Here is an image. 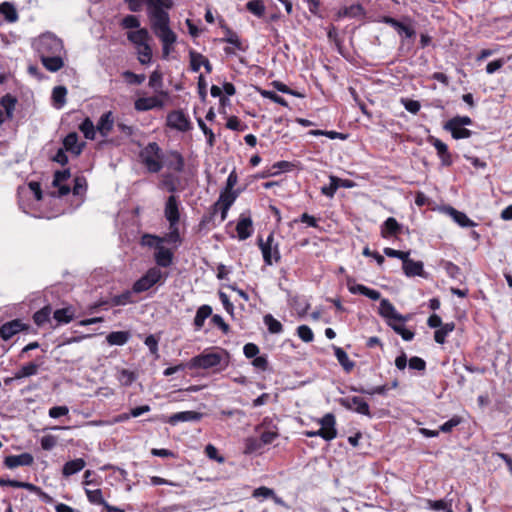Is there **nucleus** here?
I'll return each instance as SVG.
<instances>
[{"mask_svg": "<svg viewBox=\"0 0 512 512\" xmlns=\"http://www.w3.org/2000/svg\"><path fill=\"white\" fill-rule=\"evenodd\" d=\"M190 68L193 72H198L202 66V54L194 50L189 51Z\"/></svg>", "mask_w": 512, "mask_h": 512, "instance_id": "57", "label": "nucleus"}, {"mask_svg": "<svg viewBox=\"0 0 512 512\" xmlns=\"http://www.w3.org/2000/svg\"><path fill=\"white\" fill-rule=\"evenodd\" d=\"M75 316L74 309L72 307H65L57 309L53 313V318L58 325L67 324L73 320Z\"/></svg>", "mask_w": 512, "mask_h": 512, "instance_id": "33", "label": "nucleus"}, {"mask_svg": "<svg viewBox=\"0 0 512 512\" xmlns=\"http://www.w3.org/2000/svg\"><path fill=\"white\" fill-rule=\"evenodd\" d=\"M321 425L322 439L325 441H332L337 437L336 418L334 414L327 413L318 420Z\"/></svg>", "mask_w": 512, "mask_h": 512, "instance_id": "11", "label": "nucleus"}, {"mask_svg": "<svg viewBox=\"0 0 512 512\" xmlns=\"http://www.w3.org/2000/svg\"><path fill=\"white\" fill-rule=\"evenodd\" d=\"M166 277L167 275L164 274L160 268L152 267L148 269L147 272L134 283L133 291L135 293L147 291L155 284L163 282Z\"/></svg>", "mask_w": 512, "mask_h": 512, "instance_id": "6", "label": "nucleus"}, {"mask_svg": "<svg viewBox=\"0 0 512 512\" xmlns=\"http://www.w3.org/2000/svg\"><path fill=\"white\" fill-rule=\"evenodd\" d=\"M33 47L42 65L50 72H57L64 67L66 51L60 38L50 32L43 33L33 41Z\"/></svg>", "mask_w": 512, "mask_h": 512, "instance_id": "1", "label": "nucleus"}, {"mask_svg": "<svg viewBox=\"0 0 512 512\" xmlns=\"http://www.w3.org/2000/svg\"><path fill=\"white\" fill-rule=\"evenodd\" d=\"M461 422L462 418L460 416L454 415L451 419H449L439 427V431L443 433H449L453 430V428L461 424Z\"/></svg>", "mask_w": 512, "mask_h": 512, "instance_id": "56", "label": "nucleus"}, {"mask_svg": "<svg viewBox=\"0 0 512 512\" xmlns=\"http://www.w3.org/2000/svg\"><path fill=\"white\" fill-rule=\"evenodd\" d=\"M165 217L169 222V226L178 225L179 222V209H178V201L174 195L168 197L165 204Z\"/></svg>", "mask_w": 512, "mask_h": 512, "instance_id": "15", "label": "nucleus"}, {"mask_svg": "<svg viewBox=\"0 0 512 512\" xmlns=\"http://www.w3.org/2000/svg\"><path fill=\"white\" fill-rule=\"evenodd\" d=\"M147 4V15L151 29L154 32L170 28V17L168 11L173 7L172 0H145Z\"/></svg>", "mask_w": 512, "mask_h": 512, "instance_id": "2", "label": "nucleus"}, {"mask_svg": "<svg viewBox=\"0 0 512 512\" xmlns=\"http://www.w3.org/2000/svg\"><path fill=\"white\" fill-rule=\"evenodd\" d=\"M138 60L141 64L146 65L151 62L152 49L148 44L137 47Z\"/></svg>", "mask_w": 512, "mask_h": 512, "instance_id": "49", "label": "nucleus"}, {"mask_svg": "<svg viewBox=\"0 0 512 512\" xmlns=\"http://www.w3.org/2000/svg\"><path fill=\"white\" fill-rule=\"evenodd\" d=\"M348 290L352 294H361V295H364L374 301L379 300L381 297V294L379 291L371 289L362 284H353V285L348 284Z\"/></svg>", "mask_w": 512, "mask_h": 512, "instance_id": "30", "label": "nucleus"}, {"mask_svg": "<svg viewBox=\"0 0 512 512\" xmlns=\"http://www.w3.org/2000/svg\"><path fill=\"white\" fill-rule=\"evenodd\" d=\"M123 76L129 84L139 85L145 80V76L143 74H135L131 71H125Z\"/></svg>", "mask_w": 512, "mask_h": 512, "instance_id": "64", "label": "nucleus"}, {"mask_svg": "<svg viewBox=\"0 0 512 512\" xmlns=\"http://www.w3.org/2000/svg\"><path fill=\"white\" fill-rule=\"evenodd\" d=\"M85 494L87 496L88 501L93 505H106V500L103 498L101 489H85Z\"/></svg>", "mask_w": 512, "mask_h": 512, "instance_id": "46", "label": "nucleus"}, {"mask_svg": "<svg viewBox=\"0 0 512 512\" xmlns=\"http://www.w3.org/2000/svg\"><path fill=\"white\" fill-rule=\"evenodd\" d=\"M203 414L196 411H182L174 413L169 416L167 422L171 425H176L179 422H197L200 421Z\"/></svg>", "mask_w": 512, "mask_h": 512, "instance_id": "18", "label": "nucleus"}, {"mask_svg": "<svg viewBox=\"0 0 512 512\" xmlns=\"http://www.w3.org/2000/svg\"><path fill=\"white\" fill-rule=\"evenodd\" d=\"M446 213L460 226L463 228L475 227L477 224L471 220L464 212L458 211L457 209L449 206L446 209Z\"/></svg>", "mask_w": 512, "mask_h": 512, "instance_id": "22", "label": "nucleus"}, {"mask_svg": "<svg viewBox=\"0 0 512 512\" xmlns=\"http://www.w3.org/2000/svg\"><path fill=\"white\" fill-rule=\"evenodd\" d=\"M423 267H424L423 262L414 261V260L410 259L409 257L407 258V260L404 261V264L402 265L404 273L408 277H414V276L425 277Z\"/></svg>", "mask_w": 512, "mask_h": 512, "instance_id": "26", "label": "nucleus"}, {"mask_svg": "<svg viewBox=\"0 0 512 512\" xmlns=\"http://www.w3.org/2000/svg\"><path fill=\"white\" fill-rule=\"evenodd\" d=\"M279 436L277 427H273V429H268L264 431H260V440L264 445L271 444L277 437Z\"/></svg>", "mask_w": 512, "mask_h": 512, "instance_id": "53", "label": "nucleus"}, {"mask_svg": "<svg viewBox=\"0 0 512 512\" xmlns=\"http://www.w3.org/2000/svg\"><path fill=\"white\" fill-rule=\"evenodd\" d=\"M400 102L412 114H417L421 108L420 102L417 100L401 98Z\"/></svg>", "mask_w": 512, "mask_h": 512, "instance_id": "61", "label": "nucleus"}, {"mask_svg": "<svg viewBox=\"0 0 512 512\" xmlns=\"http://www.w3.org/2000/svg\"><path fill=\"white\" fill-rule=\"evenodd\" d=\"M154 34L162 44V58L168 59L171 53L174 52V45L177 42L176 33L169 28L162 31H156Z\"/></svg>", "mask_w": 512, "mask_h": 512, "instance_id": "8", "label": "nucleus"}, {"mask_svg": "<svg viewBox=\"0 0 512 512\" xmlns=\"http://www.w3.org/2000/svg\"><path fill=\"white\" fill-rule=\"evenodd\" d=\"M260 94L264 98L270 99V100H272L275 103H278V104H280L282 106H285V107L288 106L287 101L283 97H281L277 93H275L274 91L262 90L260 92Z\"/></svg>", "mask_w": 512, "mask_h": 512, "instance_id": "63", "label": "nucleus"}, {"mask_svg": "<svg viewBox=\"0 0 512 512\" xmlns=\"http://www.w3.org/2000/svg\"><path fill=\"white\" fill-rule=\"evenodd\" d=\"M164 243V239L158 236L145 234L142 237V245L148 246V247H154L155 250L158 249L159 245H162Z\"/></svg>", "mask_w": 512, "mask_h": 512, "instance_id": "54", "label": "nucleus"}, {"mask_svg": "<svg viewBox=\"0 0 512 512\" xmlns=\"http://www.w3.org/2000/svg\"><path fill=\"white\" fill-rule=\"evenodd\" d=\"M163 105L162 101L155 96L152 97H141L138 98L135 103L134 107L137 111H148L152 110L154 108H161Z\"/></svg>", "mask_w": 512, "mask_h": 512, "instance_id": "25", "label": "nucleus"}, {"mask_svg": "<svg viewBox=\"0 0 512 512\" xmlns=\"http://www.w3.org/2000/svg\"><path fill=\"white\" fill-rule=\"evenodd\" d=\"M79 130L88 140H94L96 138V125H94L93 121L89 117L82 121V123L79 125Z\"/></svg>", "mask_w": 512, "mask_h": 512, "instance_id": "40", "label": "nucleus"}, {"mask_svg": "<svg viewBox=\"0 0 512 512\" xmlns=\"http://www.w3.org/2000/svg\"><path fill=\"white\" fill-rule=\"evenodd\" d=\"M23 328L22 323L19 320H13L3 324L0 328V336L4 340H9L16 333L20 332Z\"/></svg>", "mask_w": 512, "mask_h": 512, "instance_id": "31", "label": "nucleus"}, {"mask_svg": "<svg viewBox=\"0 0 512 512\" xmlns=\"http://www.w3.org/2000/svg\"><path fill=\"white\" fill-rule=\"evenodd\" d=\"M167 125L180 132H187L191 129L188 116L181 110L172 111L167 115Z\"/></svg>", "mask_w": 512, "mask_h": 512, "instance_id": "10", "label": "nucleus"}, {"mask_svg": "<svg viewBox=\"0 0 512 512\" xmlns=\"http://www.w3.org/2000/svg\"><path fill=\"white\" fill-rule=\"evenodd\" d=\"M163 166L180 173L184 170L185 160L178 151L171 150L164 155Z\"/></svg>", "mask_w": 512, "mask_h": 512, "instance_id": "14", "label": "nucleus"}, {"mask_svg": "<svg viewBox=\"0 0 512 512\" xmlns=\"http://www.w3.org/2000/svg\"><path fill=\"white\" fill-rule=\"evenodd\" d=\"M382 22L394 28L400 36H403L408 39L413 38L415 36V30L411 26L406 25L396 20L395 18H392L390 16H384L382 18Z\"/></svg>", "mask_w": 512, "mask_h": 512, "instance_id": "16", "label": "nucleus"}, {"mask_svg": "<svg viewBox=\"0 0 512 512\" xmlns=\"http://www.w3.org/2000/svg\"><path fill=\"white\" fill-rule=\"evenodd\" d=\"M34 461V458L29 453H22L20 455H10L5 458V466L9 469H13L19 466H30Z\"/></svg>", "mask_w": 512, "mask_h": 512, "instance_id": "20", "label": "nucleus"}, {"mask_svg": "<svg viewBox=\"0 0 512 512\" xmlns=\"http://www.w3.org/2000/svg\"><path fill=\"white\" fill-rule=\"evenodd\" d=\"M86 466V461L83 458H76L70 461H67L62 468V475L64 477H70L81 470H83Z\"/></svg>", "mask_w": 512, "mask_h": 512, "instance_id": "27", "label": "nucleus"}, {"mask_svg": "<svg viewBox=\"0 0 512 512\" xmlns=\"http://www.w3.org/2000/svg\"><path fill=\"white\" fill-rule=\"evenodd\" d=\"M237 236L239 240H246L254 231L252 219L249 216L241 214L236 225Z\"/></svg>", "mask_w": 512, "mask_h": 512, "instance_id": "17", "label": "nucleus"}, {"mask_svg": "<svg viewBox=\"0 0 512 512\" xmlns=\"http://www.w3.org/2000/svg\"><path fill=\"white\" fill-rule=\"evenodd\" d=\"M41 447L43 450L50 451L58 443V437L55 435H45L40 440Z\"/></svg>", "mask_w": 512, "mask_h": 512, "instance_id": "60", "label": "nucleus"}, {"mask_svg": "<svg viewBox=\"0 0 512 512\" xmlns=\"http://www.w3.org/2000/svg\"><path fill=\"white\" fill-rule=\"evenodd\" d=\"M363 14H364L363 7L360 4H353L351 6L343 7L342 9H340L337 13V17L338 18H344V17L356 18V17L362 16Z\"/></svg>", "mask_w": 512, "mask_h": 512, "instance_id": "38", "label": "nucleus"}, {"mask_svg": "<svg viewBox=\"0 0 512 512\" xmlns=\"http://www.w3.org/2000/svg\"><path fill=\"white\" fill-rule=\"evenodd\" d=\"M387 390H388V388L386 385L376 386V387H372L369 389H365L363 387L353 388V391H356V392H359L362 394H368V395H374V394L384 395V394H386Z\"/></svg>", "mask_w": 512, "mask_h": 512, "instance_id": "59", "label": "nucleus"}, {"mask_svg": "<svg viewBox=\"0 0 512 512\" xmlns=\"http://www.w3.org/2000/svg\"><path fill=\"white\" fill-rule=\"evenodd\" d=\"M136 378V374L128 369H121L117 376L118 381L123 386H130L136 380Z\"/></svg>", "mask_w": 512, "mask_h": 512, "instance_id": "50", "label": "nucleus"}, {"mask_svg": "<svg viewBox=\"0 0 512 512\" xmlns=\"http://www.w3.org/2000/svg\"><path fill=\"white\" fill-rule=\"evenodd\" d=\"M164 154L156 142L148 143L139 153L141 163L150 173H158L163 168Z\"/></svg>", "mask_w": 512, "mask_h": 512, "instance_id": "4", "label": "nucleus"}, {"mask_svg": "<svg viewBox=\"0 0 512 512\" xmlns=\"http://www.w3.org/2000/svg\"><path fill=\"white\" fill-rule=\"evenodd\" d=\"M379 314L387 320V324L400 320H406V318L397 312L395 307L388 299H382L379 305Z\"/></svg>", "mask_w": 512, "mask_h": 512, "instance_id": "12", "label": "nucleus"}, {"mask_svg": "<svg viewBox=\"0 0 512 512\" xmlns=\"http://www.w3.org/2000/svg\"><path fill=\"white\" fill-rule=\"evenodd\" d=\"M244 445H245V448H244L245 454L255 453L263 447L261 440L256 437L246 438L244 441Z\"/></svg>", "mask_w": 512, "mask_h": 512, "instance_id": "48", "label": "nucleus"}, {"mask_svg": "<svg viewBox=\"0 0 512 512\" xmlns=\"http://www.w3.org/2000/svg\"><path fill=\"white\" fill-rule=\"evenodd\" d=\"M114 126V117L112 111H107L101 115L97 124L96 130L103 138L109 136Z\"/></svg>", "mask_w": 512, "mask_h": 512, "instance_id": "19", "label": "nucleus"}, {"mask_svg": "<svg viewBox=\"0 0 512 512\" xmlns=\"http://www.w3.org/2000/svg\"><path fill=\"white\" fill-rule=\"evenodd\" d=\"M38 369H39V365L38 364H36L34 362H30L28 364L23 365L15 373L14 378L21 379V378H26V377H30V376L36 375L38 373Z\"/></svg>", "mask_w": 512, "mask_h": 512, "instance_id": "42", "label": "nucleus"}, {"mask_svg": "<svg viewBox=\"0 0 512 512\" xmlns=\"http://www.w3.org/2000/svg\"><path fill=\"white\" fill-rule=\"evenodd\" d=\"M384 254L391 258L401 259L402 264H404V261L407 260V258L410 255V252L409 251H407V252L399 251V250H395V249L386 247V248H384Z\"/></svg>", "mask_w": 512, "mask_h": 512, "instance_id": "62", "label": "nucleus"}, {"mask_svg": "<svg viewBox=\"0 0 512 512\" xmlns=\"http://www.w3.org/2000/svg\"><path fill=\"white\" fill-rule=\"evenodd\" d=\"M455 329V324L453 322L442 324L440 328H438L434 333V340L443 344L446 341V337Z\"/></svg>", "mask_w": 512, "mask_h": 512, "instance_id": "41", "label": "nucleus"}, {"mask_svg": "<svg viewBox=\"0 0 512 512\" xmlns=\"http://www.w3.org/2000/svg\"><path fill=\"white\" fill-rule=\"evenodd\" d=\"M402 226L394 217L387 218L381 226V236L383 238H390L391 236L400 233Z\"/></svg>", "mask_w": 512, "mask_h": 512, "instance_id": "28", "label": "nucleus"}, {"mask_svg": "<svg viewBox=\"0 0 512 512\" xmlns=\"http://www.w3.org/2000/svg\"><path fill=\"white\" fill-rule=\"evenodd\" d=\"M429 142L434 146L438 156L444 166H449L452 163L451 154L448 151V146L440 139L431 137Z\"/></svg>", "mask_w": 512, "mask_h": 512, "instance_id": "24", "label": "nucleus"}, {"mask_svg": "<svg viewBox=\"0 0 512 512\" xmlns=\"http://www.w3.org/2000/svg\"><path fill=\"white\" fill-rule=\"evenodd\" d=\"M406 320H400V321H396V322H391L390 323V327L397 333L399 334L403 340L405 341H411L413 338H414V332L407 329L405 326H404V322Z\"/></svg>", "mask_w": 512, "mask_h": 512, "instance_id": "39", "label": "nucleus"}, {"mask_svg": "<svg viewBox=\"0 0 512 512\" xmlns=\"http://www.w3.org/2000/svg\"><path fill=\"white\" fill-rule=\"evenodd\" d=\"M339 403L341 406L348 410L354 411L361 415L371 416L368 403L361 397L348 396L341 398Z\"/></svg>", "mask_w": 512, "mask_h": 512, "instance_id": "9", "label": "nucleus"}, {"mask_svg": "<svg viewBox=\"0 0 512 512\" xmlns=\"http://www.w3.org/2000/svg\"><path fill=\"white\" fill-rule=\"evenodd\" d=\"M237 197V191L223 190L218 200L213 205L211 213L203 217L201 225L212 224V226L215 227L225 221L228 211Z\"/></svg>", "mask_w": 512, "mask_h": 512, "instance_id": "3", "label": "nucleus"}, {"mask_svg": "<svg viewBox=\"0 0 512 512\" xmlns=\"http://www.w3.org/2000/svg\"><path fill=\"white\" fill-rule=\"evenodd\" d=\"M329 179V185L322 187L321 192L325 196L332 198L335 195L337 189L340 187V179L336 176H330Z\"/></svg>", "mask_w": 512, "mask_h": 512, "instance_id": "51", "label": "nucleus"}, {"mask_svg": "<svg viewBox=\"0 0 512 512\" xmlns=\"http://www.w3.org/2000/svg\"><path fill=\"white\" fill-rule=\"evenodd\" d=\"M258 245L266 265L270 266L273 262H278L280 260L278 243L275 242L273 233H270L265 241L259 237Z\"/></svg>", "mask_w": 512, "mask_h": 512, "instance_id": "7", "label": "nucleus"}, {"mask_svg": "<svg viewBox=\"0 0 512 512\" xmlns=\"http://www.w3.org/2000/svg\"><path fill=\"white\" fill-rule=\"evenodd\" d=\"M70 178L69 170L56 171L53 179V186L57 188V192H52L53 196H64L70 192L69 185L65 184L66 181Z\"/></svg>", "mask_w": 512, "mask_h": 512, "instance_id": "13", "label": "nucleus"}, {"mask_svg": "<svg viewBox=\"0 0 512 512\" xmlns=\"http://www.w3.org/2000/svg\"><path fill=\"white\" fill-rule=\"evenodd\" d=\"M442 265L448 276H450L453 279H459L461 275V270L456 264H454L451 261H443Z\"/></svg>", "mask_w": 512, "mask_h": 512, "instance_id": "58", "label": "nucleus"}, {"mask_svg": "<svg viewBox=\"0 0 512 512\" xmlns=\"http://www.w3.org/2000/svg\"><path fill=\"white\" fill-rule=\"evenodd\" d=\"M264 324L272 334H279L283 331L282 324L275 319L271 314H267L263 318Z\"/></svg>", "mask_w": 512, "mask_h": 512, "instance_id": "47", "label": "nucleus"}, {"mask_svg": "<svg viewBox=\"0 0 512 512\" xmlns=\"http://www.w3.org/2000/svg\"><path fill=\"white\" fill-rule=\"evenodd\" d=\"M130 338L128 331H114L107 335L106 340L109 345L123 346Z\"/></svg>", "mask_w": 512, "mask_h": 512, "instance_id": "36", "label": "nucleus"}, {"mask_svg": "<svg viewBox=\"0 0 512 512\" xmlns=\"http://www.w3.org/2000/svg\"><path fill=\"white\" fill-rule=\"evenodd\" d=\"M246 9L257 17H262L265 13L263 0H250L246 3Z\"/></svg>", "mask_w": 512, "mask_h": 512, "instance_id": "45", "label": "nucleus"}, {"mask_svg": "<svg viewBox=\"0 0 512 512\" xmlns=\"http://www.w3.org/2000/svg\"><path fill=\"white\" fill-rule=\"evenodd\" d=\"M212 315V308L209 305H202L197 309L194 326L195 330H200L205 323V320Z\"/></svg>", "mask_w": 512, "mask_h": 512, "instance_id": "34", "label": "nucleus"}, {"mask_svg": "<svg viewBox=\"0 0 512 512\" xmlns=\"http://www.w3.org/2000/svg\"><path fill=\"white\" fill-rule=\"evenodd\" d=\"M64 150L78 156L84 147V143H79V138L76 132L69 133L63 140Z\"/></svg>", "mask_w": 512, "mask_h": 512, "instance_id": "23", "label": "nucleus"}, {"mask_svg": "<svg viewBox=\"0 0 512 512\" xmlns=\"http://www.w3.org/2000/svg\"><path fill=\"white\" fill-rule=\"evenodd\" d=\"M52 309L50 306H45L39 311H37L34 316L33 320L37 326H43L47 322L50 321Z\"/></svg>", "mask_w": 512, "mask_h": 512, "instance_id": "44", "label": "nucleus"}, {"mask_svg": "<svg viewBox=\"0 0 512 512\" xmlns=\"http://www.w3.org/2000/svg\"><path fill=\"white\" fill-rule=\"evenodd\" d=\"M173 252L163 244L154 253V259L159 267L167 268L173 263Z\"/></svg>", "mask_w": 512, "mask_h": 512, "instance_id": "21", "label": "nucleus"}, {"mask_svg": "<svg viewBox=\"0 0 512 512\" xmlns=\"http://www.w3.org/2000/svg\"><path fill=\"white\" fill-rule=\"evenodd\" d=\"M334 355L346 372L353 370L355 363L342 348L334 346Z\"/></svg>", "mask_w": 512, "mask_h": 512, "instance_id": "35", "label": "nucleus"}, {"mask_svg": "<svg viewBox=\"0 0 512 512\" xmlns=\"http://www.w3.org/2000/svg\"><path fill=\"white\" fill-rule=\"evenodd\" d=\"M224 358L223 353L205 350L194 356L187 366L191 369H209L219 366Z\"/></svg>", "mask_w": 512, "mask_h": 512, "instance_id": "5", "label": "nucleus"}, {"mask_svg": "<svg viewBox=\"0 0 512 512\" xmlns=\"http://www.w3.org/2000/svg\"><path fill=\"white\" fill-rule=\"evenodd\" d=\"M127 38L131 41L136 48L145 44H148V40L150 38L147 29L141 28L136 31L128 32Z\"/></svg>", "mask_w": 512, "mask_h": 512, "instance_id": "32", "label": "nucleus"}, {"mask_svg": "<svg viewBox=\"0 0 512 512\" xmlns=\"http://www.w3.org/2000/svg\"><path fill=\"white\" fill-rule=\"evenodd\" d=\"M444 128L451 132L454 139H466L472 135V131L469 129L455 124L451 125L449 121L446 122Z\"/></svg>", "mask_w": 512, "mask_h": 512, "instance_id": "37", "label": "nucleus"}, {"mask_svg": "<svg viewBox=\"0 0 512 512\" xmlns=\"http://www.w3.org/2000/svg\"><path fill=\"white\" fill-rule=\"evenodd\" d=\"M67 89L64 86H56L52 91V99L56 108L60 109L66 102Z\"/></svg>", "mask_w": 512, "mask_h": 512, "instance_id": "43", "label": "nucleus"}, {"mask_svg": "<svg viewBox=\"0 0 512 512\" xmlns=\"http://www.w3.org/2000/svg\"><path fill=\"white\" fill-rule=\"evenodd\" d=\"M297 335L302 341L306 343L312 342L314 339L313 331L307 325H300L297 328Z\"/></svg>", "mask_w": 512, "mask_h": 512, "instance_id": "55", "label": "nucleus"}, {"mask_svg": "<svg viewBox=\"0 0 512 512\" xmlns=\"http://www.w3.org/2000/svg\"><path fill=\"white\" fill-rule=\"evenodd\" d=\"M348 290L352 294H361V295H364L374 301L379 300L381 297V294L379 291L371 289L362 284H353V285L348 284Z\"/></svg>", "mask_w": 512, "mask_h": 512, "instance_id": "29", "label": "nucleus"}, {"mask_svg": "<svg viewBox=\"0 0 512 512\" xmlns=\"http://www.w3.org/2000/svg\"><path fill=\"white\" fill-rule=\"evenodd\" d=\"M427 508L435 511L453 512L451 506L444 500H426Z\"/></svg>", "mask_w": 512, "mask_h": 512, "instance_id": "52", "label": "nucleus"}]
</instances>
